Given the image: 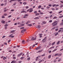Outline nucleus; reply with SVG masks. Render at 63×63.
Masks as SVG:
<instances>
[{"label": "nucleus", "instance_id": "1", "mask_svg": "<svg viewBox=\"0 0 63 63\" xmlns=\"http://www.w3.org/2000/svg\"><path fill=\"white\" fill-rule=\"evenodd\" d=\"M57 22V21H56L54 22L52 24V25H53V26H54L57 25V23H56Z\"/></svg>", "mask_w": 63, "mask_h": 63}, {"label": "nucleus", "instance_id": "2", "mask_svg": "<svg viewBox=\"0 0 63 63\" xmlns=\"http://www.w3.org/2000/svg\"><path fill=\"white\" fill-rule=\"evenodd\" d=\"M47 37H46L43 39L42 40V43H45L46 42V39H47Z\"/></svg>", "mask_w": 63, "mask_h": 63}, {"label": "nucleus", "instance_id": "3", "mask_svg": "<svg viewBox=\"0 0 63 63\" xmlns=\"http://www.w3.org/2000/svg\"><path fill=\"white\" fill-rule=\"evenodd\" d=\"M36 40V37L34 38L32 37L31 39V40H30V41H31V40Z\"/></svg>", "mask_w": 63, "mask_h": 63}, {"label": "nucleus", "instance_id": "4", "mask_svg": "<svg viewBox=\"0 0 63 63\" xmlns=\"http://www.w3.org/2000/svg\"><path fill=\"white\" fill-rule=\"evenodd\" d=\"M32 10H33V8L30 9V11L29 12H30V13H31V12H32L33 11Z\"/></svg>", "mask_w": 63, "mask_h": 63}, {"label": "nucleus", "instance_id": "5", "mask_svg": "<svg viewBox=\"0 0 63 63\" xmlns=\"http://www.w3.org/2000/svg\"><path fill=\"white\" fill-rule=\"evenodd\" d=\"M25 31H26V29H24L21 31V33H23V32H25Z\"/></svg>", "mask_w": 63, "mask_h": 63}, {"label": "nucleus", "instance_id": "6", "mask_svg": "<svg viewBox=\"0 0 63 63\" xmlns=\"http://www.w3.org/2000/svg\"><path fill=\"white\" fill-rule=\"evenodd\" d=\"M41 47V46H39L37 48H36L35 49L36 50H38L39 49H40V48Z\"/></svg>", "mask_w": 63, "mask_h": 63}, {"label": "nucleus", "instance_id": "7", "mask_svg": "<svg viewBox=\"0 0 63 63\" xmlns=\"http://www.w3.org/2000/svg\"><path fill=\"white\" fill-rule=\"evenodd\" d=\"M13 36V34H11L10 35H9V37H11V38H14V36Z\"/></svg>", "mask_w": 63, "mask_h": 63}, {"label": "nucleus", "instance_id": "8", "mask_svg": "<svg viewBox=\"0 0 63 63\" xmlns=\"http://www.w3.org/2000/svg\"><path fill=\"white\" fill-rule=\"evenodd\" d=\"M23 53H21L20 54H18L17 55L18 57H19V56H20Z\"/></svg>", "mask_w": 63, "mask_h": 63}, {"label": "nucleus", "instance_id": "9", "mask_svg": "<svg viewBox=\"0 0 63 63\" xmlns=\"http://www.w3.org/2000/svg\"><path fill=\"white\" fill-rule=\"evenodd\" d=\"M22 43L23 44H25L26 43V42L24 40H23L22 41Z\"/></svg>", "mask_w": 63, "mask_h": 63}, {"label": "nucleus", "instance_id": "10", "mask_svg": "<svg viewBox=\"0 0 63 63\" xmlns=\"http://www.w3.org/2000/svg\"><path fill=\"white\" fill-rule=\"evenodd\" d=\"M42 23H43V24H46V23H47V22L46 21H44L42 22Z\"/></svg>", "mask_w": 63, "mask_h": 63}, {"label": "nucleus", "instance_id": "11", "mask_svg": "<svg viewBox=\"0 0 63 63\" xmlns=\"http://www.w3.org/2000/svg\"><path fill=\"white\" fill-rule=\"evenodd\" d=\"M63 25V22H62L60 24V25L61 26V25Z\"/></svg>", "mask_w": 63, "mask_h": 63}, {"label": "nucleus", "instance_id": "12", "mask_svg": "<svg viewBox=\"0 0 63 63\" xmlns=\"http://www.w3.org/2000/svg\"><path fill=\"white\" fill-rule=\"evenodd\" d=\"M11 63H16V62H15V61H12Z\"/></svg>", "mask_w": 63, "mask_h": 63}, {"label": "nucleus", "instance_id": "13", "mask_svg": "<svg viewBox=\"0 0 63 63\" xmlns=\"http://www.w3.org/2000/svg\"><path fill=\"white\" fill-rule=\"evenodd\" d=\"M58 32H57L55 34V36H57V35H58Z\"/></svg>", "mask_w": 63, "mask_h": 63}, {"label": "nucleus", "instance_id": "14", "mask_svg": "<svg viewBox=\"0 0 63 63\" xmlns=\"http://www.w3.org/2000/svg\"><path fill=\"white\" fill-rule=\"evenodd\" d=\"M42 50H39L37 52V53H39V52H42Z\"/></svg>", "mask_w": 63, "mask_h": 63}, {"label": "nucleus", "instance_id": "15", "mask_svg": "<svg viewBox=\"0 0 63 63\" xmlns=\"http://www.w3.org/2000/svg\"><path fill=\"white\" fill-rule=\"evenodd\" d=\"M15 31L13 30V31H11L10 32L11 33H13V32H14Z\"/></svg>", "mask_w": 63, "mask_h": 63}, {"label": "nucleus", "instance_id": "16", "mask_svg": "<svg viewBox=\"0 0 63 63\" xmlns=\"http://www.w3.org/2000/svg\"><path fill=\"white\" fill-rule=\"evenodd\" d=\"M57 55H58V53L55 54L54 55V56H57Z\"/></svg>", "mask_w": 63, "mask_h": 63}, {"label": "nucleus", "instance_id": "17", "mask_svg": "<svg viewBox=\"0 0 63 63\" xmlns=\"http://www.w3.org/2000/svg\"><path fill=\"white\" fill-rule=\"evenodd\" d=\"M57 18V17L54 16L53 18V19H56V18Z\"/></svg>", "mask_w": 63, "mask_h": 63}, {"label": "nucleus", "instance_id": "18", "mask_svg": "<svg viewBox=\"0 0 63 63\" xmlns=\"http://www.w3.org/2000/svg\"><path fill=\"white\" fill-rule=\"evenodd\" d=\"M39 17H37L35 18L34 19H39Z\"/></svg>", "mask_w": 63, "mask_h": 63}, {"label": "nucleus", "instance_id": "19", "mask_svg": "<svg viewBox=\"0 0 63 63\" xmlns=\"http://www.w3.org/2000/svg\"><path fill=\"white\" fill-rule=\"evenodd\" d=\"M1 22L2 23H4L5 22V21H1Z\"/></svg>", "mask_w": 63, "mask_h": 63}, {"label": "nucleus", "instance_id": "20", "mask_svg": "<svg viewBox=\"0 0 63 63\" xmlns=\"http://www.w3.org/2000/svg\"><path fill=\"white\" fill-rule=\"evenodd\" d=\"M8 10H9L8 9H5L4 10V12H6Z\"/></svg>", "mask_w": 63, "mask_h": 63}, {"label": "nucleus", "instance_id": "21", "mask_svg": "<svg viewBox=\"0 0 63 63\" xmlns=\"http://www.w3.org/2000/svg\"><path fill=\"white\" fill-rule=\"evenodd\" d=\"M23 4L24 5H26L27 4V3L26 2H24L23 3Z\"/></svg>", "mask_w": 63, "mask_h": 63}, {"label": "nucleus", "instance_id": "22", "mask_svg": "<svg viewBox=\"0 0 63 63\" xmlns=\"http://www.w3.org/2000/svg\"><path fill=\"white\" fill-rule=\"evenodd\" d=\"M21 26H24V24H20Z\"/></svg>", "mask_w": 63, "mask_h": 63}, {"label": "nucleus", "instance_id": "23", "mask_svg": "<svg viewBox=\"0 0 63 63\" xmlns=\"http://www.w3.org/2000/svg\"><path fill=\"white\" fill-rule=\"evenodd\" d=\"M42 7V6L41 5H39V6L38 7V9H40V8H41V7Z\"/></svg>", "mask_w": 63, "mask_h": 63}, {"label": "nucleus", "instance_id": "24", "mask_svg": "<svg viewBox=\"0 0 63 63\" xmlns=\"http://www.w3.org/2000/svg\"><path fill=\"white\" fill-rule=\"evenodd\" d=\"M55 42H54V43H52V46H53V45H54V44H55Z\"/></svg>", "mask_w": 63, "mask_h": 63}, {"label": "nucleus", "instance_id": "25", "mask_svg": "<svg viewBox=\"0 0 63 63\" xmlns=\"http://www.w3.org/2000/svg\"><path fill=\"white\" fill-rule=\"evenodd\" d=\"M40 14L39 13H37L36 14H35V16H38V15H39Z\"/></svg>", "mask_w": 63, "mask_h": 63}, {"label": "nucleus", "instance_id": "26", "mask_svg": "<svg viewBox=\"0 0 63 63\" xmlns=\"http://www.w3.org/2000/svg\"><path fill=\"white\" fill-rule=\"evenodd\" d=\"M46 8L47 9H49V8H50V7L48 6H47L46 7Z\"/></svg>", "mask_w": 63, "mask_h": 63}, {"label": "nucleus", "instance_id": "27", "mask_svg": "<svg viewBox=\"0 0 63 63\" xmlns=\"http://www.w3.org/2000/svg\"><path fill=\"white\" fill-rule=\"evenodd\" d=\"M28 60L29 61V60H30V57H29L27 58Z\"/></svg>", "mask_w": 63, "mask_h": 63}, {"label": "nucleus", "instance_id": "28", "mask_svg": "<svg viewBox=\"0 0 63 63\" xmlns=\"http://www.w3.org/2000/svg\"><path fill=\"white\" fill-rule=\"evenodd\" d=\"M59 43H60V41H59L57 43V45H58V44H59Z\"/></svg>", "mask_w": 63, "mask_h": 63}, {"label": "nucleus", "instance_id": "29", "mask_svg": "<svg viewBox=\"0 0 63 63\" xmlns=\"http://www.w3.org/2000/svg\"><path fill=\"white\" fill-rule=\"evenodd\" d=\"M61 55H62V54L61 53L59 54H58V56H61Z\"/></svg>", "mask_w": 63, "mask_h": 63}, {"label": "nucleus", "instance_id": "30", "mask_svg": "<svg viewBox=\"0 0 63 63\" xmlns=\"http://www.w3.org/2000/svg\"><path fill=\"white\" fill-rule=\"evenodd\" d=\"M25 11H22L21 12V13H25Z\"/></svg>", "mask_w": 63, "mask_h": 63}, {"label": "nucleus", "instance_id": "31", "mask_svg": "<svg viewBox=\"0 0 63 63\" xmlns=\"http://www.w3.org/2000/svg\"><path fill=\"white\" fill-rule=\"evenodd\" d=\"M28 16V15L27 14H25V16Z\"/></svg>", "mask_w": 63, "mask_h": 63}, {"label": "nucleus", "instance_id": "32", "mask_svg": "<svg viewBox=\"0 0 63 63\" xmlns=\"http://www.w3.org/2000/svg\"><path fill=\"white\" fill-rule=\"evenodd\" d=\"M63 17V15L62 16H60L59 17V18H62V17Z\"/></svg>", "mask_w": 63, "mask_h": 63}, {"label": "nucleus", "instance_id": "33", "mask_svg": "<svg viewBox=\"0 0 63 63\" xmlns=\"http://www.w3.org/2000/svg\"><path fill=\"white\" fill-rule=\"evenodd\" d=\"M54 47H50L49 48L50 49H51V48H54Z\"/></svg>", "mask_w": 63, "mask_h": 63}, {"label": "nucleus", "instance_id": "34", "mask_svg": "<svg viewBox=\"0 0 63 63\" xmlns=\"http://www.w3.org/2000/svg\"><path fill=\"white\" fill-rule=\"evenodd\" d=\"M18 63H21V61H18Z\"/></svg>", "mask_w": 63, "mask_h": 63}, {"label": "nucleus", "instance_id": "35", "mask_svg": "<svg viewBox=\"0 0 63 63\" xmlns=\"http://www.w3.org/2000/svg\"><path fill=\"white\" fill-rule=\"evenodd\" d=\"M20 29H24V27H23L21 28H20Z\"/></svg>", "mask_w": 63, "mask_h": 63}, {"label": "nucleus", "instance_id": "36", "mask_svg": "<svg viewBox=\"0 0 63 63\" xmlns=\"http://www.w3.org/2000/svg\"><path fill=\"white\" fill-rule=\"evenodd\" d=\"M51 58V55H50L48 57V58Z\"/></svg>", "mask_w": 63, "mask_h": 63}, {"label": "nucleus", "instance_id": "37", "mask_svg": "<svg viewBox=\"0 0 63 63\" xmlns=\"http://www.w3.org/2000/svg\"><path fill=\"white\" fill-rule=\"evenodd\" d=\"M32 24H30L28 25V26H32Z\"/></svg>", "mask_w": 63, "mask_h": 63}, {"label": "nucleus", "instance_id": "38", "mask_svg": "<svg viewBox=\"0 0 63 63\" xmlns=\"http://www.w3.org/2000/svg\"><path fill=\"white\" fill-rule=\"evenodd\" d=\"M37 11H35L34 12V14H37Z\"/></svg>", "mask_w": 63, "mask_h": 63}, {"label": "nucleus", "instance_id": "39", "mask_svg": "<svg viewBox=\"0 0 63 63\" xmlns=\"http://www.w3.org/2000/svg\"><path fill=\"white\" fill-rule=\"evenodd\" d=\"M14 0H11L10 1V2H12V1H14Z\"/></svg>", "mask_w": 63, "mask_h": 63}, {"label": "nucleus", "instance_id": "40", "mask_svg": "<svg viewBox=\"0 0 63 63\" xmlns=\"http://www.w3.org/2000/svg\"><path fill=\"white\" fill-rule=\"evenodd\" d=\"M61 32V30H59L58 31V33H59V32Z\"/></svg>", "mask_w": 63, "mask_h": 63}, {"label": "nucleus", "instance_id": "41", "mask_svg": "<svg viewBox=\"0 0 63 63\" xmlns=\"http://www.w3.org/2000/svg\"><path fill=\"white\" fill-rule=\"evenodd\" d=\"M51 10H53V11L55 10V9H54V8H52L51 9Z\"/></svg>", "mask_w": 63, "mask_h": 63}, {"label": "nucleus", "instance_id": "42", "mask_svg": "<svg viewBox=\"0 0 63 63\" xmlns=\"http://www.w3.org/2000/svg\"><path fill=\"white\" fill-rule=\"evenodd\" d=\"M59 29L61 30H63V28H60Z\"/></svg>", "mask_w": 63, "mask_h": 63}, {"label": "nucleus", "instance_id": "43", "mask_svg": "<svg viewBox=\"0 0 63 63\" xmlns=\"http://www.w3.org/2000/svg\"><path fill=\"white\" fill-rule=\"evenodd\" d=\"M5 59H7V58H6V57H4L3 58V60H5Z\"/></svg>", "mask_w": 63, "mask_h": 63}, {"label": "nucleus", "instance_id": "44", "mask_svg": "<svg viewBox=\"0 0 63 63\" xmlns=\"http://www.w3.org/2000/svg\"><path fill=\"white\" fill-rule=\"evenodd\" d=\"M62 11H61L60 12H59V13H58L59 14H60V13H62Z\"/></svg>", "mask_w": 63, "mask_h": 63}, {"label": "nucleus", "instance_id": "45", "mask_svg": "<svg viewBox=\"0 0 63 63\" xmlns=\"http://www.w3.org/2000/svg\"><path fill=\"white\" fill-rule=\"evenodd\" d=\"M38 27L39 28H40L41 27V26L40 25H38Z\"/></svg>", "mask_w": 63, "mask_h": 63}, {"label": "nucleus", "instance_id": "46", "mask_svg": "<svg viewBox=\"0 0 63 63\" xmlns=\"http://www.w3.org/2000/svg\"><path fill=\"white\" fill-rule=\"evenodd\" d=\"M4 16H7V14H4Z\"/></svg>", "mask_w": 63, "mask_h": 63}, {"label": "nucleus", "instance_id": "47", "mask_svg": "<svg viewBox=\"0 0 63 63\" xmlns=\"http://www.w3.org/2000/svg\"><path fill=\"white\" fill-rule=\"evenodd\" d=\"M52 21V20H51L49 21V22H51Z\"/></svg>", "mask_w": 63, "mask_h": 63}, {"label": "nucleus", "instance_id": "48", "mask_svg": "<svg viewBox=\"0 0 63 63\" xmlns=\"http://www.w3.org/2000/svg\"><path fill=\"white\" fill-rule=\"evenodd\" d=\"M30 39H29V40L28 39L27 40V42H29V41H30Z\"/></svg>", "mask_w": 63, "mask_h": 63}, {"label": "nucleus", "instance_id": "49", "mask_svg": "<svg viewBox=\"0 0 63 63\" xmlns=\"http://www.w3.org/2000/svg\"><path fill=\"white\" fill-rule=\"evenodd\" d=\"M13 58L14 59H16V57H14Z\"/></svg>", "mask_w": 63, "mask_h": 63}, {"label": "nucleus", "instance_id": "50", "mask_svg": "<svg viewBox=\"0 0 63 63\" xmlns=\"http://www.w3.org/2000/svg\"><path fill=\"white\" fill-rule=\"evenodd\" d=\"M40 15H43V14H44V13H43L42 12H41L40 13Z\"/></svg>", "mask_w": 63, "mask_h": 63}, {"label": "nucleus", "instance_id": "51", "mask_svg": "<svg viewBox=\"0 0 63 63\" xmlns=\"http://www.w3.org/2000/svg\"><path fill=\"white\" fill-rule=\"evenodd\" d=\"M2 18H5V16H2Z\"/></svg>", "mask_w": 63, "mask_h": 63}, {"label": "nucleus", "instance_id": "52", "mask_svg": "<svg viewBox=\"0 0 63 63\" xmlns=\"http://www.w3.org/2000/svg\"><path fill=\"white\" fill-rule=\"evenodd\" d=\"M55 30H56V31H57L58 30V29H56Z\"/></svg>", "mask_w": 63, "mask_h": 63}, {"label": "nucleus", "instance_id": "53", "mask_svg": "<svg viewBox=\"0 0 63 63\" xmlns=\"http://www.w3.org/2000/svg\"><path fill=\"white\" fill-rule=\"evenodd\" d=\"M45 54H44L43 55H41V56H45Z\"/></svg>", "mask_w": 63, "mask_h": 63}, {"label": "nucleus", "instance_id": "54", "mask_svg": "<svg viewBox=\"0 0 63 63\" xmlns=\"http://www.w3.org/2000/svg\"><path fill=\"white\" fill-rule=\"evenodd\" d=\"M0 5L1 6H3L4 5V4H1Z\"/></svg>", "mask_w": 63, "mask_h": 63}, {"label": "nucleus", "instance_id": "55", "mask_svg": "<svg viewBox=\"0 0 63 63\" xmlns=\"http://www.w3.org/2000/svg\"><path fill=\"white\" fill-rule=\"evenodd\" d=\"M60 6H61V8H62V7H63V5H61Z\"/></svg>", "mask_w": 63, "mask_h": 63}, {"label": "nucleus", "instance_id": "56", "mask_svg": "<svg viewBox=\"0 0 63 63\" xmlns=\"http://www.w3.org/2000/svg\"><path fill=\"white\" fill-rule=\"evenodd\" d=\"M16 5V3L15 2L14 3V6H15V5Z\"/></svg>", "mask_w": 63, "mask_h": 63}, {"label": "nucleus", "instance_id": "57", "mask_svg": "<svg viewBox=\"0 0 63 63\" xmlns=\"http://www.w3.org/2000/svg\"><path fill=\"white\" fill-rule=\"evenodd\" d=\"M27 22H28V23H30L31 22H30V21H27Z\"/></svg>", "mask_w": 63, "mask_h": 63}, {"label": "nucleus", "instance_id": "58", "mask_svg": "<svg viewBox=\"0 0 63 63\" xmlns=\"http://www.w3.org/2000/svg\"><path fill=\"white\" fill-rule=\"evenodd\" d=\"M5 26H8V24H6L5 25Z\"/></svg>", "mask_w": 63, "mask_h": 63}, {"label": "nucleus", "instance_id": "59", "mask_svg": "<svg viewBox=\"0 0 63 63\" xmlns=\"http://www.w3.org/2000/svg\"><path fill=\"white\" fill-rule=\"evenodd\" d=\"M49 13L50 14H52V12L50 11V12H49Z\"/></svg>", "mask_w": 63, "mask_h": 63}, {"label": "nucleus", "instance_id": "60", "mask_svg": "<svg viewBox=\"0 0 63 63\" xmlns=\"http://www.w3.org/2000/svg\"><path fill=\"white\" fill-rule=\"evenodd\" d=\"M55 6H56V4H54L52 5V6L53 7H55Z\"/></svg>", "mask_w": 63, "mask_h": 63}, {"label": "nucleus", "instance_id": "61", "mask_svg": "<svg viewBox=\"0 0 63 63\" xmlns=\"http://www.w3.org/2000/svg\"><path fill=\"white\" fill-rule=\"evenodd\" d=\"M23 58H24V57H22L21 58V60L23 59Z\"/></svg>", "mask_w": 63, "mask_h": 63}, {"label": "nucleus", "instance_id": "62", "mask_svg": "<svg viewBox=\"0 0 63 63\" xmlns=\"http://www.w3.org/2000/svg\"><path fill=\"white\" fill-rule=\"evenodd\" d=\"M7 27H5V29H7Z\"/></svg>", "mask_w": 63, "mask_h": 63}, {"label": "nucleus", "instance_id": "63", "mask_svg": "<svg viewBox=\"0 0 63 63\" xmlns=\"http://www.w3.org/2000/svg\"><path fill=\"white\" fill-rule=\"evenodd\" d=\"M7 43H6V42H5L4 43V45H7Z\"/></svg>", "mask_w": 63, "mask_h": 63}, {"label": "nucleus", "instance_id": "64", "mask_svg": "<svg viewBox=\"0 0 63 63\" xmlns=\"http://www.w3.org/2000/svg\"><path fill=\"white\" fill-rule=\"evenodd\" d=\"M42 62V60H40V61H39V63H41V62Z\"/></svg>", "mask_w": 63, "mask_h": 63}]
</instances>
